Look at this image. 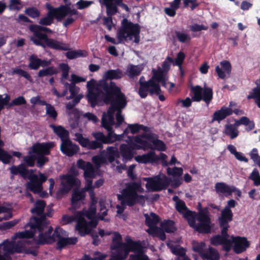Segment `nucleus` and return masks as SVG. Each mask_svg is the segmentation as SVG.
I'll list each match as a JSON object with an SVG mask.
<instances>
[{
  "mask_svg": "<svg viewBox=\"0 0 260 260\" xmlns=\"http://www.w3.org/2000/svg\"><path fill=\"white\" fill-rule=\"evenodd\" d=\"M60 179L62 180L61 184L63 189L67 191L70 190L72 187L77 184V180L72 175H63L60 176Z\"/></svg>",
  "mask_w": 260,
  "mask_h": 260,
  "instance_id": "nucleus-32",
  "label": "nucleus"
},
{
  "mask_svg": "<svg viewBox=\"0 0 260 260\" xmlns=\"http://www.w3.org/2000/svg\"><path fill=\"white\" fill-rule=\"evenodd\" d=\"M144 180L147 181L146 187L153 191L165 189L169 185V182L166 177L162 179L157 176L153 178H146Z\"/></svg>",
  "mask_w": 260,
  "mask_h": 260,
  "instance_id": "nucleus-12",
  "label": "nucleus"
},
{
  "mask_svg": "<svg viewBox=\"0 0 260 260\" xmlns=\"http://www.w3.org/2000/svg\"><path fill=\"white\" fill-rule=\"evenodd\" d=\"M114 124V117L113 110L110 105L107 111V114L104 113L102 118V125L107 131H110L113 128L112 125Z\"/></svg>",
  "mask_w": 260,
  "mask_h": 260,
  "instance_id": "nucleus-27",
  "label": "nucleus"
},
{
  "mask_svg": "<svg viewBox=\"0 0 260 260\" xmlns=\"http://www.w3.org/2000/svg\"><path fill=\"white\" fill-rule=\"evenodd\" d=\"M131 138L134 139L135 142H136L140 145L141 149L146 150L152 149V146L150 143L143 140V139L145 138L153 144L154 142L158 139V136L152 133H143L141 135L131 137Z\"/></svg>",
  "mask_w": 260,
  "mask_h": 260,
  "instance_id": "nucleus-14",
  "label": "nucleus"
},
{
  "mask_svg": "<svg viewBox=\"0 0 260 260\" xmlns=\"http://www.w3.org/2000/svg\"><path fill=\"white\" fill-rule=\"evenodd\" d=\"M142 70L143 68L141 66L129 64L127 67L125 74L129 79L134 80L141 74Z\"/></svg>",
  "mask_w": 260,
  "mask_h": 260,
  "instance_id": "nucleus-38",
  "label": "nucleus"
},
{
  "mask_svg": "<svg viewBox=\"0 0 260 260\" xmlns=\"http://www.w3.org/2000/svg\"><path fill=\"white\" fill-rule=\"evenodd\" d=\"M23 161L25 166L27 167H34L35 166L36 161V154L33 153L32 150L29 151L28 155L24 156L23 158Z\"/></svg>",
  "mask_w": 260,
  "mask_h": 260,
  "instance_id": "nucleus-46",
  "label": "nucleus"
},
{
  "mask_svg": "<svg viewBox=\"0 0 260 260\" xmlns=\"http://www.w3.org/2000/svg\"><path fill=\"white\" fill-rule=\"evenodd\" d=\"M240 122L241 123V125L242 124L248 126V127L246 128V130L247 131H251L254 128V122L253 121H250L249 119L247 117H242L240 118Z\"/></svg>",
  "mask_w": 260,
  "mask_h": 260,
  "instance_id": "nucleus-59",
  "label": "nucleus"
},
{
  "mask_svg": "<svg viewBox=\"0 0 260 260\" xmlns=\"http://www.w3.org/2000/svg\"><path fill=\"white\" fill-rule=\"evenodd\" d=\"M152 73L153 76L150 78V79H152L153 81H156V83H158L159 81H160L165 77V72H164V71L161 70L160 68H159L157 70L153 69Z\"/></svg>",
  "mask_w": 260,
  "mask_h": 260,
  "instance_id": "nucleus-50",
  "label": "nucleus"
},
{
  "mask_svg": "<svg viewBox=\"0 0 260 260\" xmlns=\"http://www.w3.org/2000/svg\"><path fill=\"white\" fill-rule=\"evenodd\" d=\"M53 231V228L51 226H49L47 231L39 235L36 243L40 245L52 244L55 241V239L57 238H58V241L56 243V249L61 250L66 246L74 245L78 241L77 238L76 237H62L61 233L63 230L60 228H56L53 233L51 235Z\"/></svg>",
  "mask_w": 260,
  "mask_h": 260,
  "instance_id": "nucleus-4",
  "label": "nucleus"
},
{
  "mask_svg": "<svg viewBox=\"0 0 260 260\" xmlns=\"http://www.w3.org/2000/svg\"><path fill=\"white\" fill-rule=\"evenodd\" d=\"M140 27L138 24H134L132 22L128 21L127 19L124 18L122 21L121 28L119 29L117 32L118 42H116L114 38L110 37L108 35H105V39L108 42L117 44L120 43L122 40H132L133 37H134V42L139 43L140 42Z\"/></svg>",
  "mask_w": 260,
  "mask_h": 260,
  "instance_id": "nucleus-5",
  "label": "nucleus"
},
{
  "mask_svg": "<svg viewBox=\"0 0 260 260\" xmlns=\"http://www.w3.org/2000/svg\"><path fill=\"white\" fill-rule=\"evenodd\" d=\"M197 219L199 223H195V225L192 228L199 233L209 234L211 233V226L210 224L211 221L207 207L199 211Z\"/></svg>",
  "mask_w": 260,
  "mask_h": 260,
  "instance_id": "nucleus-8",
  "label": "nucleus"
},
{
  "mask_svg": "<svg viewBox=\"0 0 260 260\" xmlns=\"http://www.w3.org/2000/svg\"><path fill=\"white\" fill-rule=\"evenodd\" d=\"M29 182L27 184V188L35 193L41 192L43 189L42 185L39 183V177L37 175L28 176Z\"/></svg>",
  "mask_w": 260,
  "mask_h": 260,
  "instance_id": "nucleus-30",
  "label": "nucleus"
},
{
  "mask_svg": "<svg viewBox=\"0 0 260 260\" xmlns=\"http://www.w3.org/2000/svg\"><path fill=\"white\" fill-rule=\"evenodd\" d=\"M59 67L62 72L61 79H62V80L67 79L69 77L70 70L69 65L67 63H61L59 64Z\"/></svg>",
  "mask_w": 260,
  "mask_h": 260,
  "instance_id": "nucleus-63",
  "label": "nucleus"
},
{
  "mask_svg": "<svg viewBox=\"0 0 260 260\" xmlns=\"http://www.w3.org/2000/svg\"><path fill=\"white\" fill-rule=\"evenodd\" d=\"M57 70L55 67L50 66L40 70L38 73V77L39 78H42L45 76H51L57 74Z\"/></svg>",
  "mask_w": 260,
  "mask_h": 260,
  "instance_id": "nucleus-47",
  "label": "nucleus"
},
{
  "mask_svg": "<svg viewBox=\"0 0 260 260\" xmlns=\"http://www.w3.org/2000/svg\"><path fill=\"white\" fill-rule=\"evenodd\" d=\"M96 209V207L89 206L88 209L85 212L79 213L77 214L85 216L88 219H91L95 217Z\"/></svg>",
  "mask_w": 260,
  "mask_h": 260,
  "instance_id": "nucleus-57",
  "label": "nucleus"
},
{
  "mask_svg": "<svg viewBox=\"0 0 260 260\" xmlns=\"http://www.w3.org/2000/svg\"><path fill=\"white\" fill-rule=\"evenodd\" d=\"M86 197V193L83 189L80 190L78 189H74L72 192L71 203L73 207H75L78 202L80 201H83L85 200Z\"/></svg>",
  "mask_w": 260,
  "mask_h": 260,
  "instance_id": "nucleus-41",
  "label": "nucleus"
},
{
  "mask_svg": "<svg viewBox=\"0 0 260 260\" xmlns=\"http://www.w3.org/2000/svg\"><path fill=\"white\" fill-rule=\"evenodd\" d=\"M156 155L154 151H150L146 154L138 155L136 157V160L139 163L147 164L148 163L156 162Z\"/></svg>",
  "mask_w": 260,
  "mask_h": 260,
  "instance_id": "nucleus-33",
  "label": "nucleus"
},
{
  "mask_svg": "<svg viewBox=\"0 0 260 260\" xmlns=\"http://www.w3.org/2000/svg\"><path fill=\"white\" fill-rule=\"evenodd\" d=\"M108 104H110L113 110V115L115 112L117 126L120 125L124 120L123 117L121 115L122 110L127 105V100L125 95L121 91V88L117 91L116 93L113 95L110 101Z\"/></svg>",
  "mask_w": 260,
  "mask_h": 260,
  "instance_id": "nucleus-6",
  "label": "nucleus"
},
{
  "mask_svg": "<svg viewBox=\"0 0 260 260\" xmlns=\"http://www.w3.org/2000/svg\"><path fill=\"white\" fill-rule=\"evenodd\" d=\"M145 217V224L148 226H156L160 221L159 217L155 213L151 212L150 216L147 214L144 215Z\"/></svg>",
  "mask_w": 260,
  "mask_h": 260,
  "instance_id": "nucleus-42",
  "label": "nucleus"
},
{
  "mask_svg": "<svg viewBox=\"0 0 260 260\" xmlns=\"http://www.w3.org/2000/svg\"><path fill=\"white\" fill-rule=\"evenodd\" d=\"M224 134L230 137L231 139L237 138L239 134V131L234 127L232 124H226L224 126Z\"/></svg>",
  "mask_w": 260,
  "mask_h": 260,
  "instance_id": "nucleus-44",
  "label": "nucleus"
},
{
  "mask_svg": "<svg viewBox=\"0 0 260 260\" xmlns=\"http://www.w3.org/2000/svg\"><path fill=\"white\" fill-rule=\"evenodd\" d=\"M105 158L110 163L113 162L115 159L120 158V153L118 148L113 146H108L106 150H102Z\"/></svg>",
  "mask_w": 260,
  "mask_h": 260,
  "instance_id": "nucleus-31",
  "label": "nucleus"
},
{
  "mask_svg": "<svg viewBox=\"0 0 260 260\" xmlns=\"http://www.w3.org/2000/svg\"><path fill=\"white\" fill-rule=\"evenodd\" d=\"M122 77L123 73L120 69L109 70L104 73L103 79L102 80H105L108 82V80H118L122 78Z\"/></svg>",
  "mask_w": 260,
  "mask_h": 260,
  "instance_id": "nucleus-37",
  "label": "nucleus"
},
{
  "mask_svg": "<svg viewBox=\"0 0 260 260\" xmlns=\"http://www.w3.org/2000/svg\"><path fill=\"white\" fill-rule=\"evenodd\" d=\"M135 252H137L138 254L131 255L129 256L130 260H149L148 257L143 252L142 246L141 251H136Z\"/></svg>",
  "mask_w": 260,
  "mask_h": 260,
  "instance_id": "nucleus-64",
  "label": "nucleus"
},
{
  "mask_svg": "<svg viewBox=\"0 0 260 260\" xmlns=\"http://www.w3.org/2000/svg\"><path fill=\"white\" fill-rule=\"evenodd\" d=\"M201 257L204 260H219L220 255L215 248L209 247L208 249L205 250Z\"/></svg>",
  "mask_w": 260,
  "mask_h": 260,
  "instance_id": "nucleus-40",
  "label": "nucleus"
},
{
  "mask_svg": "<svg viewBox=\"0 0 260 260\" xmlns=\"http://www.w3.org/2000/svg\"><path fill=\"white\" fill-rule=\"evenodd\" d=\"M46 203L45 201L42 200H37L34 204V207L30 209V212L32 214H36L37 217H42L44 214Z\"/></svg>",
  "mask_w": 260,
  "mask_h": 260,
  "instance_id": "nucleus-35",
  "label": "nucleus"
},
{
  "mask_svg": "<svg viewBox=\"0 0 260 260\" xmlns=\"http://www.w3.org/2000/svg\"><path fill=\"white\" fill-rule=\"evenodd\" d=\"M133 136H128L126 142L128 144H122L119 147L120 156L122 157V160L124 162L129 161L134 157V150H140L141 148L140 145L136 142H135L134 139H132Z\"/></svg>",
  "mask_w": 260,
  "mask_h": 260,
  "instance_id": "nucleus-11",
  "label": "nucleus"
},
{
  "mask_svg": "<svg viewBox=\"0 0 260 260\" xmlns=\"http://www.w3.org/2000/svg\"><path fill=\"white\" fill-rule=\"evenodd\" d=\"M105 5L106 6V13L108 16L112 17L117 12L118 8L115 4L111 3Z\"/></svg>",
  "mask_w": 260,
  "mask_h": 260,
  "instance_id": "nucleus-61",
  "label": "nucleus"
},
{
  "mask_svg": "<svg viewBox=\"0 0 260 260\" xmlns=\"http://www.w3.org/2000/svg\"><path fill=\"white\" fill-rule=\"evenodd\" d=\"M232 243H234L233 250L237 254L245 251L250 246L249 242L245 237L232 236Z\"/></svg>",
  "mask_w": 260,
  "mask_h": 260,
  "instance_id": "nucleus-19",
  "label": "nucleus"
},
{
  "mask_svg": "<svg viewBox=\"0 0 260 260\" xmlns=\"http://www.w3.org/2000/svg\"><path fill=\"white\" fill-rule=\"evenodd\" d=\"M233 214L231 209L224 208L221 212V215L218 218L219 225L229 224L233 219Z\"/></svg>",
  "mask_w": 260,
  "mask_h": 260,
  "instance_id": "nucleus-34",
  "label": "nucleus"
},
{
  "mask_svg": "<svg viewBox=\"0 0 260 260\" xmlns=\"http://www.w3.org/2000/svg\"><path fill=\"white\" fill-rule=\"evenodd\" d=\"M249 178L253 181L255 186L260 185V175L256 169H254L251 173Z\"/></svg>",
  "mask_w": 260,
  "mask_h": 260,
  "instance_id": "nucleus-62",
  "label": "nucleus"
},
{
  "mask_svg": "<svg viewBox=\"0 0 260 260\" xmlns=\"http://www.w3.org/2000/svg\"><path fill=\"white\" fill-rule=\"evenodd\" d=\"M108 134L106 136L102 132L93 133L92 135L95 140L90 141L88 138H84L82 134L76 133L75 140L83 148L88 150H95L96 149H102L103 144H109L116 141L115 139L114 133L113 128L110 131H107Z\"/></svg>",
  "mask_w": 260,
  "mask_h": 260,
  "instance_id": "nucleus-3",
  "label": "nucleus"
},
{
  "mask_svg": "<svg viewBox=\"0 0 260 260\" xmlns=\"http://www.w3.org/2000/svg\"><path fill=\"white\" fill-rule=\"evenodd\" d=\"M77 223L75 230L77 231L81 236H84L89 234L90 229L87 226V221L81 215H76Z\"/></svg>",
  "mask_w": 260,
  "mask_h": 260,
  "instance_id": "nucleus-26",
  "label": "nucleus"
},
{
  "mask_svg": "<svg viewBox=\"0 0 260 260\" xmlns=\"http://www.w3.org/2000/svg\"><path fill=\"white\" fill-rule=\"evenodd\" d=\"M29 28L33 33L30 40L36 46H43V41L49 38L46 33L53 32V30L48 27L37 24L30 25Z\"/></svg>",
  "mask_w": 260,
  "mask_h": 260,
  "instance_id": "nucleus-10",
  "label": "nucleus"
},
{
  "mask_svg": "<svg viewBox=\"0 0 260 260\" xmlns=\"http://www.w3.org/2000/svg\"><path fill=\"white\" fill-rule=\"evenodd\" d=\"M54 210L52 208V205H48L46 208V212H44L42 217H37L36 216L31 217V221L34 223V225L37 226L39 229H46L49 224V220L47 218V217H51L53 214Z\"/></svg>",
  "mask_w": 260,
  "mask_h": 260,
  "instance_id": "nucleus-15",
  "label": "nucleus"
},
{
  "mask_svg": "<svg viewBox=\"0 0 260 260\" xmlns=\"http://www.w3.org/2000/svg\"><path fill=\"white\" fill-rule=\"evenodd\" d=\"M182 215H183V218L187 221L190 227L192 228L195 225L196 219L198 215L196 212L192 211L188 209Z\"/></svg>",
  "mask_w": 260,
  "mask_h": 260,
  "instance_id": "nucleus-43",
  "label": "nucleus"
},
{
  "mask_svg": "<svg viewBox=\"0 0 260 260\" xmlns=\"http://www.w3.org/2000/svg\"><path fill=\"white\" fill-rule=\"evenodd\" d=\"M24 164H20L17 166L13 165L10 168V173L13 175L20 174L24 179L28 178V176L35 175L34 174L35 171L32 169L28 170Z\"/></svg>",
  "mask_w": 260,
  "mask_h": 260,
  "instance_id": "nucleus-23",
  "label": "nucleus"
},
{
  "mask_svg": "<svg viewBox=\"0 0 260 260\" xmlns=\"http://www.w3.org/2000/svg\"><path fill=\"white\" fill-rule=\"evenodd\" d=\"M43 46H40L44 48L47 47L53 50L60 51H68L70 49L68 44L51 38H48L43 41Z\"/></svg>",
  "mask_w": 260,
  "mask_h": 260,
  "instance_id": "nucleus-18",
  "label": "nucleus"
},
{
  "mask_svg": "<svg viewBox=\"0 0 260 260\" xmlns=\"http://www.w3.org/2000/svg\"><path fill=\"white\" fill-rule=\"evenodd\" d=\"M50 127L53 129L54 133L60 138L62 142L66 140L70 139L69 131L63 126L61 125L55 126L51 124L50 125Z\"/></svg>",
  "mask_w": 260,
  "mask_h": 260,
  "instance_id": "nucleus-36",
  "label": "nucleus"
},
{
  "mask_svg": "<svg viewBox=\"0 0 260 260\" xmlns=\"http://www.w3.org/2000/svg\"><path fill=\"white\" fill-rule=\"evenodd\" d=\"M84 171V176L85 179H92L95 177V169L90 162H87Z\"/></svg>",
  "mask_w": 260,
  "mask_h": 260,
  "instance_id": "nucleus-49",
  "label": "nucleus"
},
{
  "mask_svg": "<svg viewBox=\"0 0 260 260\" xmlns=\"http://www.w3.org/2000/svg\"><path fill=\"white\" fill-rule=\"evenodd\" d=\"M46 8L48 10L46 16L41 18L39 21L41 26H50L54 22V19L58 22L61 21L57 8L47 3Z\"/></svg>",
  "mask_w": 260,
  "mask_h": 260,
  "instance_id": "nucleus-13",
  "label": "nucleus"
},
{
  "mask_svg": "<svg viewBox=\"0 0 260 260\" xmlns=\"http://www.w3.org/2000/svg\"><path fill=\"white\" fill-rule=\"evenodd\" d=\"M190 93H192V100L199 102L203 100L208 106L213 99V90L211 87L202 88L200 85L191 86Z\"/></svg>",
  "mask_w": 260,
  "mask_h": 260,
  "instance_id": "nucleus-9",
  "label": "nucleus"
},
{
  "mask_svg": "<svg viewBox=\"0 0 260 260\" xmlns=\"http://www.w3.org/2000/svg\"><path fill=\"white\" fill-rule=\"evenodd\" d=\"M106 257V255H103L100 252H95L94 253L92 257H90L88 255L84 254L83 258L80 260H104Z\"/></svg>",
  "mask_w": 260,
  "mask_h": 260,
  "instance_id": "nucleus-60",
  "label": "nucleus"
},
{
  "mask_svg": "<svg viewBox=\"0 0 260 260\" xmlns=\"http://www.w3.org/2000/svg\"><path fill=\"white\" fill-rule=\"evenodd\" d=\"M36 166L38 168H42L49 161V158L44 155L36 154Z\"/></svg>",
  "mask_w": 260,
  "mask_h": 260,
  "instance_id": "nucleus-56",
  "label": "nucleus"
},
{
  "mask_svg": "<svg viewBox=\"0 0 260 260\" xmlns=\"http://www.w3.org/2000/svg\"><path fill=\"white\" fill-rule=\"evenodd\" d=\"M171 252L178 257H182L186 255V250L179 245L172 246L171 247Z\"/></svg>",
  "mask_w": 260,
  "mask_h": 260,
  "instance_id": "nucleus-55",
  "label": "nucleus"
},
{
  "mask_svg": "<svg viewBox=\"0 0 260 260\" xmlns=\"http://www.w3.org/2000/svg\"><path fill=\"white\" fill-rule=\"evenodd\" d=\"M144 191L141 183L138 182H131L125 184V187L121 191V194H117V199L121 202L122 206H128L132 207L138 204L143 206L145 204V200L154 202L159 198V194H152L150 198L147 196L139 194L138 193H142Z\"/></svg>",
  "mask_w": 260,
  "mask_h": 260,
  "instance_id": "nucleus-2",
  "label": "nucleus"
},
{
  "mask_svg": "<svg viewBox=\"0 0 260 260\" xmlns=\"http://www.w3.org/2000/svg\"><path fill=\"white\" fill-rule=\"evenodd\" d=\"M215 189L217 193H226L231 196L235 191V187L230 186L224 182H217L215 184Z\"/></svg>",
  "mask_w": 260,
  "mask_h": 260,
  "instance_id": "nucleus-39",
  "label": "nucleus"
},
{
  "mask_svg": "<svg viewBox=\"0 0 260 260\" xmlns=\"http://www.w3.org/2000/svg\"><path fill=\"white\" fill-rule=\"evenodd\" d=\"M205 246L206 244L204 242H201L200 243L197 242L193 244L192 249L193 251L198 253L199 255L202 257L205 251L204 249Z\"/></svg>",
  "mask_w": 260,
  "mask_h": 260,
  "instance_id": "nucleus-51",
  "label": "nucleus"
},
{
  "mask_svg": "<svg viewBox=\"0 0 260 260\" xmlns=\"http://www.w3.org/2000/svg\"><path fill=\"white\" fill-rule=\"evenodd\" d=\"M233 113V110L225 106H222L220 109L216 111L212 116V121H216L220 123L228 116L231 115Z\"/></svg>",
  "mask_w": 260,
  "mask_h": 260,
  "instance_id": "nucleus-28",
  "label": "nucleus"
},
{
  "mask_svg": "<svg viewBox=\"0 0 260 260\" xmlns=\"http://www.w3.org/2000/svg\"><path fill=\"white\" fill-rule=\"evenodd\" d=\"M142 248V245L138 244V246L136 248H131L130 247H120L118 248H116L115 249L116 250V254L115 256L113 257L114 260H124L125 259L129 252L130 251L132 252H136V251H141Z\"/></svg>",
  "mask_w": 260,
  "mask_h": 260,
  "instance_id": "nucleus-25",
  "label": "nucleus"
},
{
  "mask_svg": "<svg viewBox=\"0 0 260 260\" xmlns=\"http://www.w3.org/2000/svg\"><path fill=\"white\" fill-rule=\"evenodd\" d=\"M70 5L71 3L69 2V4L61 5L57 7L61 20L67 16H72L78 15V11L75 9H71Z\"/></svg>",
  "mask_w": 260,
  "mask_h": 260,
  "instance_id": "nucleus-29",
  "label": "nucleus"
},
{
  "mask_svg": "<svg viewBox=\"0 0 260 260\" xmlns=\"http://www.w3.org/2000/svg\"><path fill=\"white\" fill-rule=\"evenodd\" d=\"M175 34L178 41L182 43L189 42L191 40L190 37L187 34L179 31H175Z\"/></svg>",
  "mask_w": 260,
  "mask_h": 260,
  "instance_id": "nucleus-53",
  "label": "nucleus"
},
{
  "mask_svg": "<svg viewBox=\"0 0 260 260\" xmlns=\"http://www.w3.org/2000/svg\"><path fill=\"white\" fill-rule=\"evenodd\" d=\"M175 222L172 220H165L160 224V226L167 233H174L176 230Z\"/></svg>",
  "mask_w": 260,
  "mask_h": 260,
  "instance_id": "nucleus-45",
  "label": "nucleus"
},
{
  "mask_svg": "<svg viewBox=\"0 0 260 260\" xmlns=\"http://www.w3.org/2000/svg\"><path fill=\"white\" fill-rule=\"evenodd\" d=\"M139 83L140 87L139 88L138 94L142 98H145L148 95V92L150 95L154 94H159L161 90L160 86L156 81H153L152 79H149L147 81H145L144 76H141L139 79Z\"/></svg>",
  "mask_w": 260,
  "mask_h": 260,
  "instance_id": "nucleus-7",
  "label": "nucleus"
},
{
  "mask_svg": "<svg viewBox=\"0 0 260 260\" xmlns=\"http://www.w3.org/2000/svg\"><path fill=\"white\" fill-rule=\"evenodd\" d=\"M34 223L31 221V217H30L29 222L25 224L24 228L25 229L29 227V230H25L23 232H19L18 233H16L15 234L16 238H18L19 239H29L34 237L35 234L38 232L40 234L44 233L43 231L45 230L44 229H39L36 225H34Z\"/></svg>",
  "mask_w": 260,
  "mask_h": 260,
  "instance_id": "nucleus-17",
  "label": "nucleus"
},
{
  "mask_svg": "<svg viewBox=\"0 0 260 260\" xmlns=\"http://www.w3.org/2000/svg\"><path fill=\"white\" fill-rule=\"evenodd\" d=\"M53 147V142L36 143L32 146L31 149L33 153L37 155H48Z\"/></svg>",
  "mask_w": 260,
  "mask_h": 260,
  "instance_id": "nucleus-21",
  "label": "nucleus"
},
{
  "mask_svg": "<svg viewBox=\"0 0 260 260\" xmlns=\"http://www.w3.org/2000/svg\"><path fill=\"white\" fill-rule=\"evenodd\" d=\"M122 236L118 232H114L112 239V249H116L120 247H130L136 248L138 244H141L140 241H134L131 238L126 239L125 243L122 242Z\"/></svg>",
  "mask_w": 260,
  "mask_h": 260,
  "instance_id": "nucleus-16",
  "label": "nucleus"
},
{
  "mask_svg": "<svg viewBox=\"0 0 260 260\" xmlns=\"http://www.w3.org/2000/svg\"><path fill=\"white\" fill-rule=\"evenodd\" d=\"M25 13L32 18H36L40 15V12L36 7H31L26 8Z\"/></svg>",
  "mask_w": 260,
  "mask_h": 260,
  "instance_id": "nucleus-52",
  "label": "nucleus"
},
{
  "mask_svg": "<svg viewBox=\"0 0 260 260\" xmlns=\"http://www.w3.org/2000/svg\"><path fill=\"white\" fill-rule=\"evenodd\" d=\"M210 242L215 246L222 245L223 250L226 252H229L232 247V240L224 238L219 234L213 236L210 239Z\"/></svg>",
  "mask_w": 260,
  "mask_h": 260,
  "instance_id": "nucleus-20",
  "label": "nucleus"
},
{
  "mask_svg": "<svg viewBox=\"0 0 260 260\" xmlns=\"http://www.w3.org/2000/svg\"><path fill=\"white\" fill-rule=\"evenodd\" d=\"M65 55L69 59H73L83 56L82 51L81 50L69 51L66 53Z\"/></svg>",
  "mask_w": 260,
  "mask_h": 260,
  "instance_id": "nucleus-58",
  "label": "nucleus"
},
{
  "mask_svg": "<svg viewBox=\"0 0 260 260\" xmlns=\"http://www.w3.org/2000/svg\"><path fill=\"white\" fill-rule=\"evenodd\" d=\"M61 152L69 157H72L77 154L79 151V147L73 143L70 139L66 140L60 146Z\"/></svg>",
  "mask_w": 260,
  "mask_h": 260,
  "instance_id": "nucleus-22",
  "label": "nucleus"
},
{
  "mask_svg": "<svg viewBox=\"0 0 260 260\" xmlns=\"http://www.w3.org/2000/svg\"><path fill=\"white\" fill-rule=\"evenodd\" d=\"M28 67L31 70H38L41 67L40 58H38L36 55L32 54L29 57Z\"/></svg>",
  "mask_w": 260,
  "mask_h": 260,
  "instance_id": "nucleus-48",
  "label": "nucleus"
},
{
  "mask_svg": "<svg viewBox=\"0 0 260 260\" xmlns=\"http://www.w3.org/2000/svg\"><path fill=\"white\" fill-rule=\"evenodd\" d=\"M167 171L168 175L169 176L180 177L182 175L183 170L182 168L174 167L173 168H168Z\"/></svg>",
  "mask_w": 260,
  "mask_h": 260,
  "instance_id": "nucleus-54",
  "label": "nucleus"
},
{
  "mask_svg": "<svg viewBox=\"0 0 260 260\" xmlns=\"http://www.w3.org/2000/svg\"><path fill=\"white\" fill-rule=\"evenodd\" d=\"M220 67H215V72L219 78L224 79L226 75L230 76L232 71V66L228 60H223L220 62Z\"/></svg>",
  "mask_w": 260,
  "mask_h": 260,
  "instance_id": "nucleus-24",
  "label": "nucleus"
},
{
  "mask_svg": "<svg viewBox=\"0 0 260 260\" xmlns=\"http://www.w3.org/2000/svg\"><path fill=\"white\" fill-rule=\"evenodd\" d=\"M88 92L87 98L91 107L94 108L99 103L104 102L108 105L113 95L116 93L120 88L114 82L100 80L98 83L91 79L87 83Z\"/></svg>",
  "mask_w": 260,
  "mask_h": 260,
  "instance_id": "nucleus-1",
  "label": "nucleus"
}]
</instances>
